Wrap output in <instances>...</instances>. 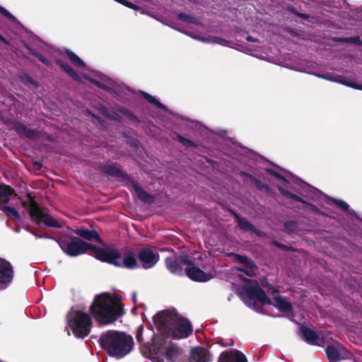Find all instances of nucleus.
I'll use <instances>...</instances> for the list:
<instances>
[{
  "label": "nucleus",
  "mask_w": 362,
  "mask_h": 362,
  "mask_svg": "<svg viewBox=\"0 0 362 362\" xmlns=\"http://www.w3.org/2000/svg\"><path fill=\"white\" fill-rule=\"evenodd\" d=\"M122 301L120 294L104 292L95 296L90 311L100 324H112L125 313Z\"/></svg>",
  "instance_id": "nucleus-1"
},
{
  "label": "nucleus",
  "mask_w": 362,
  "mask_h": 362,
  "mask_svg": "<svg viewBox=\"0 0 362 362\" xmlns=\"http://www.w3.org/2000/svg\"><path fill=\"white\" fill-rule=\"evenodd\" d=\"M92 251L95 259L116 267L134 269L140 267L136 259L135 250L132 247L119 250L115 247H99L95 245Z\"/></svg>",
  "instance_id": "nucleus-2"
},
{
  "label": "nucleus",
  "mask_w": 362,
  "mask_h": 362,
  "mask_svg": "<svg viewBox=\"0 0 362 362\" xmlns=\"http://www.w3.org/2000/svg\"><path fill=\"white\" fill-rule=\"evenodd\" d=\"M99 344L110 356L122 358L132 350L134 341L124 332L109 330L100 335Z\"/></svg>",
  "instance_id": "nucleus-3"
},
{
  "label": "nucleus",
  "mask_w": 362,
  "mask_h": 362,
  "mask_svg": "<svg viewBox=\"0 0 362 362\" xmlns=\"http://www.w3.org/2000/svg\"><path fill=\"white\" fill-rule=\"evenodd\" d=\"M244 293L250 300H257L262 305H274L282 313H289L293 310V306L287 298L278 294L274 297L273 303L258 284L244 288Z\"/></svg>",
  "instance_id": "nucleus-4"
},
{
  "label": "nucleus",
  "mask_w": 362,
  "mask_h": 362,
  "mask_svg": "<svg viewBox=\"0 0 362 362\" xmlns=\"http://www.w3.org/2000/svg\"><path fill=\"white\" fill-rule=\"evenodd\" d=\"M67 322L74 335L77 338L83 339L87 337L93 327L90 315L79 310L69 312L67 315Z\"/></svg>",
  "instance_id": "nucleus-5"
},
{
  "label": "nucleus",
  "mask_w": 362,
  "mask_h": 362,
  "mask_svg": "<svg viewBox=\"0 0 362 362\" xmlns=\"http://www.w3.org/2000/svg\"><path fill=\"white\" fill-rule=\"evenodd\" d=\"M23 206L27 209L30 216L36 225L39 226L42 223L47 227L54 228L62 227V224L54 217L42 211L34 198L30 197V203L23 202Z\"/></svg>",
  "instance_id": "nucleus-6"
},
{
  "label": "nucleus",
  "mask_w": 362,
  "mask_h": 362,
  "mask_svg": "<svg viewBox=\"0 0 362 362\" xmlns=\"http://www.w3.org/2000/svg\"><path fill=\"white\" fill-rule=\"evenodd\" d=\"M59 245L63 252L70 257H76L95 248V245L86 243L76 236L68 240H61Z\"/></svg>",
  "instance_id": "nucleus-7"
},
{
  "label": "nucleus",
  "mask_w": 362,
  "mask_h": 362,
  "mask_svg": "<svg viewBox=\"0 0 362 362\" xmlns=\"http://www.w3.org/2000/svg\"><path fill=\"white\" fill-rule=\"evenodd\" d=\"M177 315L178 313L176 311L163 310L153 316L154 325L163 337H169Z\"/></svg>",
  "instance_id": "nucleus-8"
},
{
  "label": "nucleus",
  "mask_w": 362,
  "mask_h": 362,
  "mask_svg": "<svg viewBox=\"0 0 362 362\" xmlns=\"http://www.w3.org/2000/svg\"><path fill=\"white\" fill-rule=\"evenodd\" d=\"M180 260L183 264L189 266V267L185 269V275L187 276L191 280L196 282H206L213 278L212 274L206 273L196 267L193 258L187 252H182L180 255Z\"/></svg>",
  "instance_id": "nucleus-9"
},
{
  "label": "nucleus",
  "mask_w": 362,
  "mask_h": 362,
  "mask_svg": "<svg viewBox=\"0 0 362 362\" xmlns=\"http://www.w3.org/2000/svg\"><path fill=\"white\" fill-rule=\"evenodd\" d=\"M193 328L189 320L179 314L169 334L174 339H185L192 334Z\"/></svg>",
  "instance_id": "nucleus-10"
},
{
  "label": "nucleus",
  "mask_w": 362,
  "mask_h": 362,
  "mask_svg": "<svg viewBox=\"0 0 362 362\" xmlns=\"http://www.w3.org/2000/svg\"><path fill=\"white\" fill-rule=\"evenodd\" d=\"M325 353L329 362H340L351 356V353L339 343L327 345Z\"/></svg>",
  "instance_id": "nucleus-11"
},
{
  "label": "nucleus",
  "mask_w": 362,
  "mask_h": 362,
  "mask_svg": "<svg viewBox=\"0 0 362 362\" xmlns=\"http://www.w3.org/2000/svg\"><path fill=\"white\" fill-rule=\"evenodd\" d=\"M136 259L141 263V267L148 269L154 267L159 260V255L151 247H142L136 254Z\"/></svg>",
  "instance_id": "nucleus-12"
},
{
  "label": "nucleus",
  "mask_w": 362,
  "mask_h": 362,
  "mask_svg": "<svg viewBox=\"0 0 362 362\" xmlns=\"http://www.w3.org/2000/svg\"><path fill=\"white\" fill-rule=\"evenodd\" d=\"M14 277V272L10 262L0 258V290L6 288Z\"/></svg>",
  "instance_id": "nucleus-13"
},
{
  "label": "nucleus",
  "mask_w": 362,
  "mask_h": 362,
  "mask_svg": "<svg viewBox=\"0 0 362 362\" xmlns=\"http://www.w3.org/2000/svg\"><path fill=\"white\" fill-rule=\"evenodd\" d=\"M300 337L308 344L313 346H322L324 340L318 332L314 331L310 327L300 325L299 327Z\"/></svg>",
  "instance_id": "nucleus-14"
},
{
  "label": "nucleus",
  "mask_w": 362,
  "mask_h": 362,
  "mask_svg": "<svg viewBox=\"0 0 362 362\" xmlns=\"http://www.w3.org/2000/svg\"><path fill=\"white\" fill-rule=\"evenodd\" d=\"M231 214L235 218V222L240 230L244 231H251L258 237L264 236V233L257 228L246 218L240 216L239 214L234 211H231Z\"/></svg>",
  "instance_id": "nucleus-15"
},
{
  "label": "nucleus",
  "mask_w": 362,
  "mask_h": 362,
  "mask_svg": "<svg viewBox=\"0 0 362 362\" xmlns=\"http://www.w3.org/2000/svg\"><path fill=\"white\" fill-rule=\"evenodd\" d=\"M218 362H247V360L240 351L228 349L221 353Z\"/></svg>",
  "instance_id": "nucleus-16"
},
{
  "label": "nucleus",
  "mask_w": 362,
  "mask_h": 362,
  "mask_svg": "<svg viewBox=\"0 0 362 362\" xmlns=\"http://www.w3.org/2000/svg\"><path fill=\"white\" fill-rule=\"evenodd\" d=\"M212 355L209 350L201 346H196L191 349L189 362H210Z\"/></svg>",
  "instance_id": "nucleus-17"
},
{
  "label": "nucleus",
  "mask_w": 362,
  "mask_h": 362,
  "mask_svg": "<svg viewBox=\"0 0 362 362\" xmlns=\"http://www.w3.org/2000/svg\"><path fill=\"white\" fill-rule=\"evenodd\" d=\"M181 264L182 263L180 260V256H170L165 259V267L171 274L183 276L185 273Z\"/></svg>",
  "instance_id": "nucleus-18"
},
{
  "label": "nucleus",
  "mask_w": 362,
  "mask_h": 362,
  "mask_svg": "<svg viewBox=\"0 0 362 362\" xmlns=\"http://www.w3.org/2000/svg\"><path fill=\"white\" fill-rule=\"evenodd\" d=\"M74 232L81 238L88 241L95 240L100 244H103L102 239L96 230H90L86 227L81 226L76 228Z\"/></svg>",
  "instance_id": "nucleus-19"
},
{
  "label": "nucleus",
  "mask_w": 362,
  "mask_h": 362,
  "mask_svg": "<svg viewBox=\"0 0 362 362\" xmlns=\"http://www.w3.org/2000/svg\"><path fill=\"white\" fill-rule=\"evenodd\" d=\"M99 168L103 173L110 176H113L124 180H126L129 177V175L126 172L119 169L115 165L101 163Z\"/></svg>",
  "instance_id": "nucleus-20"
},
{
  "label": "nucleus",
  "mask_w": 362,
  "mask_h": 362,
  "mask_svg": "<svg viewBox=\"0 0 362 362\" xmlns=\"http://www.w3.org/2000/svg\"><path fill=\"white\" fill-rule=\"evenodd\" d=\"M132 187L141 202L148 204H152L155 202V197L152 194L147 193L139 183L133 181Z\"/></svg>",
  "instance_id": "nucleus-21"
},
{
  "label": "nucleus",
  "mask_w": 362,
  "mask_h": 362,
  "mask_svg": "<svg viewBox=\"0 0 362 362\" xmlns=\"http://www.w3.org/2000/svg\"><path fill=\"white\" fill-rule=\"evenodd\" d=\"M13 128L18 134L24 135L28 139H35L37 135L36 130L27 127L21 122H15L13 123Z\"/></svg>",
  "instance_id": "nucleus-22"
},
{
  "label": "nucleus",
  "mask_w": 362,
  "mask_h": 362,
  "mask_svg": "<svg viewBox=\"0 0 362 362\" xmlns=\"http://www.w3.org/2000/svg\"><path fill=\"white\" fill-rule=\"evenodd\" d=\"M279 191L283 196H284L286 198L291 199L296 201L299 203H301L303 204L308 205L310 206V210H312L313 211H315L317 210V207L315 205L308 202L307 201L303 199L302 197L293 194V192H291L290 191H288L287 189H284L283 187H279Z\"/></svg>",
  "instance_id": "nucleus-23"
},
{
  "label": "nucleus",
  "mask_w": 362,
  "mask_h": 362,
  "mask_svg": "<svg viewBox=\"0 0 362 362\" xmlns=\"http://www.w3.org/2000/svg\"><path fill=\"white\" fill-rule=\"evenodd\" d=\"M12 195H16L14 189L11 186L0 184V204L4 205L8 204L10 201V197Z\"/></svg>",
  "instance_id": "nucleus-24"
},
{
  "label": "nucleus",
  "mask_w": 362,
  "mask_h": 362,
  "mask_svg": "<svg viewBox=\"0 0 362 362\" xmlns=\"http://www.w3.org/2000/svg\"><path fill=\"white\" fill-rule=\"evenodd\" d=\"M57 64L74 81L80 82L81 81V76L73 69V68L67 62H64L62 59H57L56 61Z\"/></svg>",
  "instance_id": "nucleus-25"
},
{
  "label": "nucleus",
  "mask_w": 362,
  "mask_h": 362,
  "mask_svg": "<svg viewBox=\"0 0 362 362\" xmlns=\"http://www.w3.org/2000/svg\"><path fill=\"white\" fill-rule=\"evenodd\" d=\"M65 54L69 57L71 62L76 67L86 69V64L85 62L74 52L69 49L65 50Z\"/></svg>",
  "instance_id": "nucleus-26"
},
{
  "label": "nucleus",
  "mask_w": 362,
  "mask_h": 362,
  "mask_svg": "<svg viewBox=\"0 0 362 362\" xmlns=\"http://www.w3.org/2000/svg\"><path fill=\"white\" fill-rule=\"evenodd\" d=\"M0 210L4 212L6 216L8 218L18 221L21 220L19 212L12 206H8L0 204Z\"/></svg>",
  "instance_id": "nucleus-27"
},
{
  "label": "nucleus",
  "mask_w": 362,
  "mask_h": 362,
  "mask_svg": "<svg viewBox=\"0 0 362 362\" xmlns=\"http://www.w3.org/2000/svg\"><path fill=\"white\" fill-rule=\"evenodd\" d=\"M139 93L141 95H142L149 103L155 105L156 107L158 108H160L161 110H163L165 111H167L168 110V108L167 107L161 103L160 102H159L158 100H156L153 96H152L151 95H150L149 93L145 92V91H143V90H140L139 91Z\"/></svg>",
  "instance_id": "nucleus-28"
},
{
  "label": "nucleus",
  "mask_w": 362,
  "mask_h": 362,
  "mask_svg": "<svg viewBox=\"0 0 362 362\" xmlns=\"http://www.w3.org/2000/svg\"><path fill=\"white\" fill-rule=\"evenodd\" d=\"M243 175L248 177L250 182L252 185H254L258 189H259L261 191H264V192H268L270 189L269 187L267 184L264 183L263 182L258 180L255 177H254L250 174H247L246 173H244Z\"/></svg>",
  "instance_id": "nucleus-29"
},
{
  "label": "nucleus",
  "mask_w": 362,
  "mask_h": 362,
  "mask_svg": "<svg viewBox=\"0 0 362 362\" xmlns=\"http://www.w3.org/2000/svg\"><path fill=\"white\" fill-rule=\"evenodd\" d=\"M235 259L236 262L243 264L247 268H257V264L254 262L252 259H250L247 255L235 254Z\"/></svg>",
  "instance_id": "nucleus-30"
},
{
  "label": "nucleus",
  "mask_w": 362,
  "mask_h": 362,
  "mask_svg": "<svg viewBox=\"0 0 362 362\" xmlns=\"http://www.w3.org/2000/svg\"><path fill=\"white\" fill-rule=\"evenodd\" d=\"M177 18L179 21L194 25H198L199 23V21L197 17L189 16L185 13H179L177 16Z\"/></svg>",
  "instance_id": "nucleus-31"
},
{
  "label": "nucleus",
  "mask_w": 362,
  "mask_h": 362,
  "mask_svg": "<svg viewBox=\"0 0 362 362\" xmlns=\"http://www.w3.org/2000/svg\"><path fill=\"white\" fill-rule=\"evenodd\" d=\"M119 112L132 122H135L136 123L141 122V120L134 115V113L126 107H120L119 108Z\"/></svg>",
  "instance_id": "nucleus-32"
},
{
  "label": "nucleus",
  "mask_w": 362,
  "mask_h": 362,
  "mask_svg": "<svg viewBox=\"0 0 362 362\" xmlns=\"http://www.w3.org/2000/svg\"><path fill=\"white\" fill-rule=\"evenodd\" d=\"M179 354L180 352L178 347L171 346L167 349L165 357L168 361L173 362L177 359Z\"/></svg>",
  "instance_id": "nucleus-33"
},
{
  "label": "nucleus",
  "mask_w": 362,
  "mask_h": 362,
  "mask_svg": "<svg viewBox=\"0 0 362 362\" xmlns=\"http://www.w3.org/2000/svg\"><path fill=\"white\" fill-rule=\"evenodd\" d=\"M286 233L289 235L294 233L298 228V223L295 221H287L284 223Z\"/></svg>",
  "instance_id": "nucleus-34"
},
{
  "label": "nucleus",
  "mask_w": 362,
  "mask_h": 362,
  "mask_svg": "<svg viewBox=\"0 0 362 362\" xmlns=\"http://www.w3.org/2000/svg\"><path fill=\"white\" fill-rule=\"evenodd\" d=\"M286 10L288 12L294 14L297 17H299L303 20L310 21L309 19L310 18V16L309 14L302 13L298 12V11L292 5H288L286 6Z\"/></svg>",
  "instance_id": "nucleus-35"
},
{
  "label": "nucleus",
  "mask_w": 362,
  "mask_h": 362,
  "mask_svg": "<svg viewBox=\"0 0 362 362\" xmlns=\"http://www.w3.org/2000/svg\"><path fill=\"white\" fill-rule=\"evenodd\" d=\"M176 137H177V141L185 147H187V148H189V147L197 148V145L194 141H192L187 138H185L184 136H181L180 134H177Z\"/></svg>",
  "instance_id": "nucleus-36"
},
{
  "label": "nucleus",
  "mask_w": 362,
  "mask_h": 362,
  "mask_svg": "<svg viewBox=\"0 0 362 362\" xmlns=\"http://www.w3.org/2000/svg\"><path fill=\"white\" fill-rule=\"evenodd\" d=\"M332 203L339 209L343 210L344 211H349V205L343 200L333 199Z\"/></svg>",
  "instance_id": "nucleus-37"
},
{
  "label": "nucleus",
  "mask_w": 362,
  "mask_h": 362,
  "mask_svg": "<svg viewBox=\"0 0 362 362\" xmlns=\"http://www.w3.org/2000/svg\"><path fill=\"white\" fill-rule=\"evenodd\" d=\"M31 54H32V55H33L34 57L37 58V59L40 62H41L42 63H43L45 65H46V66L51 65L50 61L47 57H45L43 54L38 52L37 51H31Z\"/></svg>",
  "instance_id": "nucleus-38"
},
{
  "label": "nucleus",
  "mask_w": 362,
  "mask_h": 362,
  "mask_svg": "<svg viewBox=\"0 0 362 362\" xmlns=\"http://www.w3.org/2000/svg\"><path fill=\"white\" fill-rule=\"evenodd\" d=\"M337 41L353 43V44H355L356 45H362V40H361V38L358 36H357V37H346V38H341V39L338 40Z\"/></svg>",
  "instance_id": "nucleus-39"
},
{
  "label": "nucleus",
  "mask_w": 362,
  "mask_h": 362,
  "mask_svg": "<svg viewBox=\"0 0 362 362\" xmlns=\"http://www.w3.org/2000/svg\"><path fill=\"white\" fill-rule=\"evenodd\" d=\"M0 13L2 16H4V17H6V18H8L11 22L14 23V22L17 21V18L12 13H11L8 11H7L4 7L1 6V5H0Z\"/></svg>",
  "instance_id": "nucleus-40"
},
{
  "label": "nucleus",
  "mask_w": 362,
  "mask_h": 362,
  "mask_svg": "<svg viewBox=\"0 0 362 362\" xmlns=\"http://www.w3.org/2000/svg\"><path fill=\"white\" fill-rule=\"evenodd\" d=\"M257 269L258 267H257V268H247L246 267L245 269H243V268H238V270L242 273H244L247 276H253L256 274V272L257 271Z\"/></svg>",
  "instance_id": "nucleus-41"
},
{
  "label": "nucleus",
  "mask_w": 362,
  "mask_h": 362,
  "mask_svg": "<svg viewBox=\"0 0 362 362\" xmlns=\"http://www.w3.org/2000/svg\"><path fill=\"white\" fill-rule=\"evenodd\" d=\"M341 83L346 85L349 87L355 88L359 90H362V86H356V82L353 80H348L344 78L339 81Z\"/></svg>",
  "instance_id": "nucleus-42"
},
{
  "label": "nucleus",
  "mask_w": 362,
  "mask_h": 362,
  "mask_svg": "<svg viewBox=\"0 0 362 362\" xmlns=\"http://www.w3.org/2000/svg\"><path fill=\"white\" fill-rule=\"evenodd\" d=\"M143 330H144L143 325H140L136 330V339L137 341L139 343L143 342V340H144L143 336H142Z\"/></svg>",
  "instance_id": "nucleus-43"
},
{
  "label": "nucleus",
  "mask_w": 362,
  "mask_h": 362,
  "mask_svg": "<svg viewBox=\"0 0 362 362\" xmlns=\"http://www.w3.org/2000/svg\"><path fill=\"white\" fill-rule=\"evenodd\" d=\"M89 81L93 83L94 85H95L97 87L101 88V89H104V90H106L108 88V87L105 85L104 83L100 82L99 81L96 80V79H93V78H89Z\"/></svg>",
  "instance_id": "nucleus-44"
},
{
  "label": "nucleus",
  "mask_w": 362,
  "mask_h": 362,
  "mask_svg": "<svg viewBox=\"0 0 362 362\" xmlns=\"http://www.w3.org/2000/svg\"><path fill=\"white\" fill-rule=\"evenodd\" d=\"M100 112L105 117H109L111 116V112L107 107L101 106L99 107Z\"/></svg>",
  "instance_id": "nucleus-45"
},
{
  "label": "nucleus",
  "mask_w": 362,
  "mask_h": 362,
  "mask_svg": "<svg viewBox=\"0 0 362 362\" xmlns=\"http://www.w3.org/2000/svg\"><path fill=\"white\" fill-rule=\"evenodd\" d=\"M272 244L274 246H275V247H278V248H279L281 250H285V251L286 250V248H287V245H284V244H283L281 243H279V242H278L276 240H273L272 242Z\"/></svg>",
  "instance_id": "nucleus-46"
},
{
  "label": "nucleus",
  "mask_w": 362,
  "mask_h": 362,
  "mask_svg": "<svg viewBox=\"0 0 362 362\" xmlns=\"http://www.w3.org/2000/svg\"><path fill=\"white\" fill-rule=\"evenodd\" d=\"M110 119H113L117 122H121V117L116 112H111V116L108 117Z\"/></svg>",
  "instance_id": "nucleus-47"
},
{
  "label": "nucleus",
  "mask_w": 362,
  "mask_h": 362,
  "mask_svg": "<svg viewBox=\"0 0 362 362\" xmlns=\"http://www.w3.org/2000/svg\"><path fill=\"white\" fill-rule=\"evenodd\" d=\"M33 167L35 170H40L42 167V163L40 161H35L33 162Z\"/></svg>",
  "instance_id": "nucleus-48"
},
{
  "label": "nucleus",
  "mask_w": 362,
  "mask_h": 362,
  "mask_svg": "<svg viewBox=\"0 0 362 362\" xmlns=\"http://www.w3.org/2000/svg\"><path fill=\"white\" fill-rule=\"evenodd\" d=\"M274 177H276V178H277L278 180H281V181L287 182L286 178L284 175H282L279 174V173H277V172H276V173L275 174Z\"/></svg>",
  "instance_id": "nucleus-49"
},
{
  "label": "nucleus",
  "mask_w": 362,
  "mask_h": 362,
  "mask_svg": "<svg viewBox=\"0 0 362 362\" xmlns=\"http://www.w3.org/2000/svg\"><path fill=\"white\" fill-rule=\"evenodd\" d=\"M27 230L29 231L30 233H31L33 235H34L35 236L37 237V238H43L44 236L42 235H38L36 232V230H32L30 228V227H28L27 228Z\"/></svg>",
  "instance_id": "nucleus-50"
},
{
  "label": "nucleus",
  "mask_w": 362,
  "mask_h": 362,
  "mask_svg": "<svg viewBox=\"0 0 362 362\" xmlns=\"http://www.w3.org/2000/svg\"><path fill=\"white\" fill-rule=\"evenodd\" d=\"M88 114L90 115H91L92 117H93L100 123H102L103 122V120L101 119V117H100L99 116H97V115H95L94 114H92L90 111H88Z\"/></svg>",
  "instance_id": "nucleus-51"
},
{
  "label": "nucleus",
  "mask_w": 362,
  "mask_h": 362,
  "mask_svg": "<svg viewBox=\"0 0 362 362\" xmlns=\"http://www.w3.org/2000/svg\"><path fill=\"white\" fill-rule=\"evenodd\" d=\"M266 171L268 174L272 175L273 177H274L275 174L276 173V171L272 168H266Z\"/></svg>",
  "instance_id": "nucleus-52"
},
{
  "label": "nucleus",
  "mask_w": 362,
  "mask_h": 362,
  "mask_svg": "<svg viewBox=\"0 0 362 362\" xmlns=\"http://www.w3.org/2000/svg\"><path fill=\"white\" fill-rule=\"evenodd\" d=\"M0 41L7 45H9V42L1 34H0Z\"/></svg>",
  "instance_id": "nucleus-53"
},
{
  "label": "nucleus",
  "mask_w": 362,
  "mask_h": 362,
  "mask_svg": "<svg viewBox=\"0 0 362 362\" xmlns=\"http://www.w3.org/2000/svg\"><path fill=\"white\" fill-rule=\"evenodd\" d=\"M246 40H247V41H248V42H257V41H258V40H257V39H256V38H255V37H252V36H247V37H246Z\"/></svg>",
  "instance_id": "nucleus-54"
},
{
  "label": "nucleus",
  "mask_w": 362,
  "mask_h": 362,
  "mask_svg": "<svg viewBox=\"0 0 362 362\" xmlns=\"http://www.w3.org/2000/svg\"><path fill=\"white\" fill-rule=\"evenodd\" d=\"M286 251H288V252H296V250L295 247H292V246H288L287 245V248H286Z\"/></svg>",
  "instance_id": "nucleus-55"
},
{
  "label": "nucleus",
  "mask_w": 362,
  "mask_h": 362,
  "mask_svg": "<svg viewBox=\"0 0 362 362\" xmlns=\"http://www.w3.org/2000/svg\"><path fill=\"white\" fill-rule=\"evenodd\" d=\"M218 40L221 42H226V40L224 39H221V38H218Z\"/></svg>",
  "instance_id": "nucleus-56"
},
{
  "label": "nucleus",
  "mask_w": 362,
  "mask_h": 362,
  "mask_svg": "<svg viewBox=\"0 0 362 362\" xmlns=\"http://www.w3.org/2000/svg\"><path fill=\"white\" fill-rule=\"evenodd\" d=\"M274 293H279V291H278V290H274Z\"/></svg>",
  "instance_id": "nucleus-57"
},
{
  "label": "nucleus",
  "mask_w": 362,
  "mask_h": 362,
  "mask_svg": "<svg viewBox=\"0 0 362 362\" xmlns=\"http://www.w3.org/2000/svg\"><path fill=\"white\" fill-rule=\"evenodd\" d=\"M350 214H355V211H350Z\"/></svg>",
  "instance_id": "nucleus-58"
}]
</instances>
